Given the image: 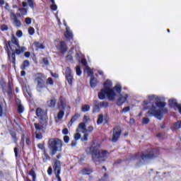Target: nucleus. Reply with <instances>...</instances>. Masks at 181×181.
Returning <instances> with one entry per match:
<instances>
[{"mask_svg":"<svg viewBox=\"0 0 181 181\" xmlns=\"http://www.w3.org/2000/svg\"><path fill=\"white\" fill-rule=\"evenodd\" d=\"M148 100H144V104L147 107H150L148 114L151 117H155L158 119H162L163 114L168 112V108L165 107L166 106V103L160 101V98L156 95H148Z\"/></svg>","mask_w":181,"mask_h":181,"instance_id":"1","label":"nucleus"},{"mask_svg":"<svg viewBox=\"0 0 181 181\" xmlns=\"http://www.w3.org/2000/svg\"><path fill=\"white\" fill-rule=\"evenodd\" d=\"M104 87L98 94L100 100H104L106 95L110 101H114L115 97H117V94L121 93V85L117 84L115 87L111 88L112 87V82L110 80H107L105 82Z\"/></svg>","mask_w":181,"mask_h":181,"instance_id":"2","label":"nucleus"},{"mask_svg":"<svg viewBox=\"0 0 181 181\" xmlns=\"http://www.w3.org/2000/svg\"><path fill=\"white\" fill-rule=\"evenodd\" d=\"M100 145L99 143H93L89 148L92 153V159L93 162H104L110 153L104 150H98Z\"/></svg>","mask_w":181,"mask_h":181,"instance_id":"3","label":"nucleus"},{"mask_svg":"<svg viewBox=\"0 0 181 181\" xmlns=\"http://www.w3.org/2000/svg\"><path fill=\"white\" fill-rule=\"evenodd\" d=\"M51 156H54L57 152H62L63 144L59 139H50L48 141Z\"/></svg>","mask_w":181,"mask_h":181,"instance_id":"4","label":"nucleus"},{"mask_svg":"<svg viewBox=\"0 0 181 181\" xmlns=\"http://www.w3.org/2000/svg\"><path fill=\"white\" fill-rule=\"evenodd\" d=\"M36 84V90L38 93H41L43 88H46V83H45V75L42 73H37L35 75V80Z\"/></svg>","mask_w":181,"mask_h":181,"instance_id":"5","label":"nucleus"},{"mask_svg":"<svg viewBox=\"0 0 181 181\" xmlns=\"http://www.w3.org/2000/svg\"><path fill=\"white\" fill-rule=\"evenodd\" d=\"M58 109L59 110V112L57 115V119L58 121H60V119L64 117V110H66L69 111V110H70V106L66 104V102H64V100L62 98H60L59 102L58 103Z\"/></svg>","mask_w":181,"mask_h":181,"instance_id":"6","label":"nucleus"},{"mask_svg":"<svg viewBox=\"0 0 181 181\" xmlns=\"http://www.w3.org/2000/svg\"><path fill=\"white\" fill-rule=\"evenodd\" d=\"M140 156L141 160L145 161L149 159H153V158H156V156H158V153H156V150H152L148 153L141 154Z\"/></svg>","mask_w":181,"mask_h":181,"instance_id":"7","label":"nucleus"},{"mask_svg":"<svg viewBox=\"0 0 181 181\" xmlns=\"http://www.w3.org/2000/svg\"><path fill=\"white\" fill-rule=\"evenodd\" d=\"M65 77H66V80L68 82V84H69V86H71L73 84V72H71V69H70V67H66V71H65Z\"/></svg>","mask_w":181,"mask_h":181,"instance_id":"8","label":"nucleus"},{"mask_svg":"<svg viewBox=\"0 0 181 181\" xmlns=\"http://www.w3.org/2000/svg\"><path fill=\"white\" fill-rule=\"evenodd\" d=\"M120 135H121V127H115L113 129L112 142H117Z\"/></svg>","mask_w":181,"mask_h":181,"instance_id":"9","label":"nucleus"},{"mask_svg":"<svg viewBox=\"0 0 181 181\" xmlns=\"http://www.w3.org/2000/svg\"><path fill=\"white\" fill-rule=\"evenodd\" d=\"M57 42H59V40L55 41L57 49H58V50H60V52H62V53L67 52V47L66 46V43L64 42V41L59 42V45L57 44Z\"/></svg>","mask_w":181,"mask_h":181,"instance_id":"10","label":"nucleus"},{"mask_svg":"<svg viewBox=\"0 0 181 181\" xmlns=\"http://www.w3.org/2000/svg\"><path fill=\"white\" fill-rule=\"evenodd\" d=\"M169 105L172 108H175V110H176V108H177L179 112L181 114V104H180V105L177 104V102L176 101L175 99L169 100Z\"/></svg>","mask_w":181,"mask_h":181,"instance_id":"11","label":"nucleus"},{"mask_svg":"<svg viewBox=\"0 0 181 181\" xmlns=\"http://www.w3.org/2000/svg\"><path fill=\"white\" fill-rule=\"evenodd\" d=\"M10 18L13 23V25L15 26H17L18 28L21 27V25H22L21 23V21H19L18 19V17L16 16V14H15L14 13H11V16Z\"/></svg>","mask_w":181,"mask_h":181,"instance_id":"12","label":"nucleus"},{"mask_svg":"<svg viewBox=\"0 0 181 181\" xmlns=\"http://www.w3.org/2000/svg\"><path fill=\"white\" fill-rule=\"evenodd\" d=\"M54 170L55 173H60V170L62 169V163L60 160L54 158Z\"/></svg>","mask_w":181,"mask_h":181,"instance_id":"13","label":"nucleus"},{"mask_svg":"<svg viewBox=\"0 0 181 181\" xmlns=\"http://www.w3.org/2000/svg\"><path fill=\"white\" fill-rule=\"evenodd\" d=\"M35 137L37 139H42L43 138V136H42V133H40V131L42 130V127H40V124L37 123H35Z\"/></svg>","mask_w":181,"mask_h":181,"instance_id":"14","label":"nucleus"},{"mask_svg":"<svg viewBox=\"0 0 181 181\" xmlns=\"http://www.w3.org/2000/svg\"><path fill=\"white\" fill-rule=\"evenodd\" d=\"M127 98H128V94L120 95L117 102V105H122V104H124V103L127 101Z\"/></svg>","mask_w":181,"mask_h":181,"instance_id":"15","label":"nucleus"},{"mask_svg":"<svg viewBox=\"0 0 181 181\" xmlns=\"http://www.w3.org/2000/svg\"><path fill=\"white\" fill-rule=\"evenodd\" d=\"M76 132H82V134H86V132H87V128L86 127V124H84V122H81L78 124Z\"/></svg>","mask_w":181,"mask_h":181,"instance_id":"16","label":"nucleus"},{"mask_svg":"<svg viewBox=\"0 0 181 181\" xmlns=\"http://www.w3.org/2000/svg\"><path fill=\"white\" fill-rule=\"evenodd\" d=\"M36 115L40 118V119H43V117L45 115V112L40 107L37 108L36 110Z\"/></svg>","mask_w":181,"mask_h":181,"instance_id":"17","label":"nucleus"},{"mask_svg":"<svg viewBox=\"0 0 181 181\" xmlns=\"http://www.w3.org/2000/svg\"><path fill=\"white\" fill-rule=\"evenodd\" d=\"M47 107H49L50 108H54L56 106V99L52 98L49 100L47 102Z\"/></svg>","mask_w":181,"mask_h":181,"instance_id":"18","label":"nucleus"},{"mask_svg":"<svg viewBox=\"0 0 181 181\" xmlns=\"http://www.w3.org/2000/svg\"><path fill=\"white\" fill-rule=\"evenodd\" d=\"M66 31L65 33V37H66V39H71L73 37V33L71 32V30H70V28H69L68 26H66Z\"/></svg>","mask_w":181,"mask_h":181,"instance_id":"19","label":"nucleus"},{"mask_svg":"<svg viewBox=\"0 0 181 181\" xmlns=\"http://www.w3.org/2000/svg\"><path fill=\"white\" fill-rule=\"evenodd\" d=\"M82 175H91L93 173V170L91 168H83L81 170Z\"/></svg>","mask_w":181,"mask_h":181,"instance_id":"20","label":"nucleus"},{"mask_svg":"<svg viewBox=\"0 0 181 181\" xmlns=\"http://www.w3.org/2000/svg\"><path fill=\"white\" fill-rule=\"evenodd\" d=\"M90 84L92 88H94L95 86H97V80H95V78H94V76H91Z\"/></svg>","mask_w":181,"mask_h":181,"instance_id":"21","label":"nucleus"},{"mask_svg":"<svg viewBox=\"0 0 181 181\" xmlns=\"http://www.w3.org/2000/svg\"><path fill=\"white\" fill-rule=\"evenodd\" d=\"M33 46L36 47L37 50L39 49H45V46H43V45L40 42H35L33 43Z\"/></svg>","mask_w":181,"mask_h":181,"instance_id":"22","label":"nucleus"},{"mask_svg":"<svg viewBox=\"0 0 181 181\" xmlns=\"http://www.w3.org/2000/svg\"><path fill=\"white\" fill-rule=\"evenodd\" d=\"M103 119H104V115H103V114L99 115L98 121H97L98 125H101V124H103Z\"/></svg>","mask_w":181,"mask_h":181,"instance_id":"23","label":"nucleus"},{"mask_svg":"<svg viewBox=\"0 0 181 181\" xmlns=\"http://www.w3.org/2000/svg\"><path fill=\"white\" fill-rule=\"evenodd\" d=\"M81 110H82L83 112H87V111H90V105H82Z\"/></svg>","mask_w":181,"mask_h":181,"instance_id":"24","label":"nucleus"},{"mask_svg":"<svg viewBox=\"0 0 181 181\" xmlns=\"http://www.w3.org/2000/svg\"><path fill=\"white\" fill-rule=\"evenodd\" d=\"M11 43H13V45H16L17 47H19V42L18 41V39H16V37H13L11 38Z\"/></svg>","mask_w":181,"mask_h":181,"instance_id":"25","label":"nucleus"},{"mask_svg":"<svg viewBox=\"0 0 181 181\" xmlns=\"http://www.w3.org/2000/svg\"><path fill=\"white\" fill-rule=\"evenodd\" d=\"M85 71H87L88 76H91L92 74H93V70H92L91 68L89 67L88 66H86Z\"/></svg>","mask_w":181,"mask_h":181,"instance_id":"26","label":"nucleus"},{"mask_svg":"<svg viewBox=\"0 0 181 181\" xmlns=\"http://www.w3.org/2000/svg\"><path fill=\"white\" fill-rule=\"evenodd\" d=\"M25 142L27 144V145H30V140L26 137H25V135H23L22 139H21V142L23 144V142H25Z\"/></svg>","mask_w":181,"mask_h":181,"instance_id":"27","label":"nucleus"},{"mask_svg":"<svg viewBox=\"0 0 181 181\" xmlns=\"http://www.w3.org/2000/svg\"><path fill=\"white\" fill-rule=\"evenodd\" d=\"M173 128L174 129H179L180 128H181V120L175 122L173 125Z\"/></svg>","mask_w":181,"mask_h":181,"instance_id":"28","label":"nucleus"},{"mask_svg":"<svg viewBox=\"0 0 181 181\" xmlns=\"http://www.w3.org/2000/svg\"><path fill=\"white\" fill-rule=\"evenodd\" d=\"M29 64H30L29 61L28 60L24 61L23 64L21 66V69L25 70L26 67H28Z\"/></svg>","mask_w":181,"mask_h":181,"instance_id":"29","label":"nucleus"},{"mask_svg":"<svg viewBox=\"0 0 181 181\" xmlns=\"http://www.w3.org/2000/svg\"><path fill=\"white\" fill-rule=\"evenodd\" d=\"M29 175L33 177V181H35L36 179V173H35V170H30Z\"/></svg>","mask_w":181,"mask_h":181,"instance_id":"30","label":"nucleus"},{"mask_svg":"<svg viewBox=\"0 0 181 181\" xmlns=\"http://www.w3.org/2000/svg\"><path fill=\"white\" fill-rule=\"evenodd\" d=\"M18 11L22 16L28 14V10H26V8H19Z\"/></svg>","mask_w":181,"mask_h":181,"instance_id":"31","label":"nucleus"},{"mask_svg":"<svg viewBox=\"0 0 181 181\" xmlns=\"http://www.w3.org/2000/svg\"><path fill=\"white\" fill-rule=\"evenodd\" d=\"M131 110V107L129 106L124 107L120 112H123L124 114H126V112H129V110Z\"/></svg>","mask_w":181,"mask_h":181,"instance_id":"32","label":"nucleus"},{"mask_svg":"<svg viewBox=\"0 0 181 181\" xmlns=\"http://www.w3.org/2000/svg\"><path fill=\"white\" fill-rule=\"evenodd\" d=\"M78 118H80V115L76 114L71 119V124H73V122H74V121H76V119H78Z\"/></svg>","mask_w":181,"mask_h":181,"instance_id":"33","label":"nucleus"},{"mask_svg":"<svg viewBox=\"0 0 181 181\" xmlns=\"http://www.w3.org/2000/svg\"><path fill=\"white\" fill-rule=\"evenodd\" d=\"M28 3L31 9H35V3H33V0H28Z\"/></svg>","mask_w":181,"mask_h":181,"instance_id":"34","label":"nucleus"},{"mask_svg":"<svg viewBox=\"0 0 181 181\" xmlns=\"http://www.w3.org/2000/svg\"><path fill=\"white\" fill-rule=\"evenodd\" d=\"M46 84H49V86H53V84H54V82L53 81V79L52 78H48L46 81Z\"/></svg>","mask_w":181,"mask_h":181,"instance_id":"35","label":"nucleus"},{"mask_svg":"<svg viewBox=\"0 0 181 181\" xmlns=\"http://www.w3.org/2000/svg\"><path fill=\"white\" fill-rule=\"evenodd\" d=\"M38 148L42 151H43L44 155H46V150L45 149V145L43 144H39Z\"/></svg>","mask_w":181,"mask_h":181,"instance_id":"36","label":"nucleus"},{"mask_svg":"<svg viewBox=\"0 0 181 181\" xmlns=\"http://www.w3.org/2000/svg\"><path fill=\"white\" fill-rule=\"evenodd\" d=\"M28 33L29 35H31V36H33V35H35V28H33V27H30L28 28Z\"/></svg>","mask_w":181,"mask_h":181,"instance_id":"37","label":"nucleus"},{"mask_svg":"<svg viewBox=\"0 0 181 181\" xmlns=\"http://www.w3.org/2000/svg\"><path fill=\"white\" fill-rule=\"evenodd\" d=\"M76 71L77 76H81V69H80L79 66H77L76 67Z\"/></svg>","mask_w":181,"mask_h":181,"instance_id":"38","label":"nucleus"},{"mask_svg":"<svg viewBox=\"0 0 181 181\" xmlns=\"http://www.w3.org/2000/svg\"><path fill=\"white\" fill-rule=\"evenodd\" d=\"M11 135L13 138V142H15V144H16V142H18V138H16V134L13 132V133L11 134Z\"/></svg>","mask_w":181,"mask_h":181,"instance_id":"39","label":"nucleus"},{"mask_svg":"<svg viewBox=\"0 0 181 181\" xmlns=\"http://www.w3.org/2000/svg\"><path fill=\"white\" fill-rule=\"evenodd\" d=\"M80 138H81V134H80V132H76V134L74 136L75 141H78Z\"/></svg>","mask_w":181,"mask_h":181,"instance_id":"40","label":"nucleus"},{"mask_svg":"<svg viewBox=\"0 0 181 181\" xmlns=\"http://www.w3.org/2000/svg\"><path fill=\"white\" fill-rule=\"evenodd\" d=\"M23 106L22 105H18V111L19 112V114H22V112H23Z\"/></svg>","mask_w":181,"mask_h":181,"instance_id":"41","label":"nucleus"},{"mask_svg":"<svg viewBox=\"0 0 181 181\" xmlns=\"http://www.w3.org/2000/svg\"><path fill=\"white\" fill-rule=\"evenodd\" d=\"M25 22L26 25H30V23H32V18L27 17L25 19Z\"/></svg>","mask_w":181,"mask_h":181,"instance_id":"42","label":"nucleus"},{"mask_svg":"<svg viewBox=\"0 0 181 181\" xmlns=\"http://www.w3.org/2000/svg\"><path fill=\"white\" fill-rule=\"evenodd\" d=\"M100 107H108V103L107 102H100Z\"/></svg>","mask_w":181,"mask_h":181,"instance_id":"43","label":"nucleus"},{"mask_svg":"<svg viewBox=\"0 0 181 181\" xmlns=\"http://www.w3.org/2000/svg\"><path fill=\"white\" fill-rule=\"evenodd\" d=\"M149 122V119L148 117H144L142 119V124H146Z\"/></svg>","mask_w":181,"mask_h":181,"instance_id":"44","label":"nucleus"},{"mask_svg":"<svg viewBox=\"0 0 181 181\" xmlns=\"http://www.w3.org/2000/svg\"><path fill=\"white\" fill-rule=\"evenodd\" d=\"M71 146H72V148L77 146V140L72 141L71 143Z\"/></svg>","mask_w":181,"mask_h":181,"instance_id":"45","label":"nucleus"},{"mask_svg":"<svg viewBox=\"0 0 181 181\" xmlns=\"http://www.w3.org/2000/svg\"><path fill=\"white\" fill-rule=\"evenodd\" d=\"M51 9H52V11H57V6L56 5L55 3H54V4H52L51 5Z\"/></svg>","mask_w":181,"mask_h":181,"instance_id":"46","label":"nucleus"},{"mask_svg":"<svg viewBox=\"0 0 181 181\" xmlns=\"http://www.w3.org/2000/svg\"><path fill=\"white\" fill-rule=\"evenodd\" d=\"M70 141V138L69 137V136H64V141L66 144H69V141Z\"/></svg>","mask_w":181,"mask_h":181,"instance_id":"47","label":"nucleus"},{"mask_svg":"<svg viewBox=\"0 0 181 181\" xmlns=\"http://www.w3.org/2000/svg\"><path fill=\"white\" fill-rule=\"evenodd\" d=\"M138 158V155L136 154H133L130 157V160H135V159H136Z\"/></svg>","mask_w":181,"mask_h":181,"instance_id":"48","label":"nucleus"},{"mask_svg":"<svg viewBox=\"0 0 181 181\" xmlns=\"http://www.w3.org/2000/svg\"><path fill=\"white\" fill-rule=\"evenodd\" d=\"M94 129V127H93L92 126H90L88 127V129H86V132H93Z\"/></svg>","mask_w":181,"mask_h":181,"instance_id":"49","label":"nucleus"},{"mask_svg":"<svg viewBox=\"0 0 181 181\" xmlns=\"http://www.w3.org/2000/svg\"><path fill=\"white\" fill-rule=\"evenodd\" d=\"M62 134L64 135H68L69 134V129L67 128H65L62 130Z\"/></svg>","mask_w":181,"mask_h":181,"instance_id":"50","label":"nucleus"},{"mask_svg":"<svg viewBox=\"0 0 181 181\" xmlns=\"http://www.w3.org/2000/svg\"><path fill=\"white\" fill-rule=\"evenodd\" d=\"M88 134L87 132L84 133L83 141H88Z\"/></svg>","mask_w":181,"mask_h":181,"instance_id":"51","label":"nucleus"},{"mask_svg":"<svg viewBox=\"0 0 181 181\" xmlns=\"http://www.w3.org/2000/svg\"><path fill=\"white\" fill-rule=\"evenodd\" d=\"M56 177L58 181H62V178H60V173H55Z\"/></svg>","mask_w":181,"mask_h":181,"instance_id":"52","label":"nucleus"},{"mask_svg":"<svg viewBox=\"0 0 181 181\" xmlns=\"http://www.w3.org/2000/svg\"><path fill=\"white\" fill-rule=\"evenodd\" d=\"M22 35H23V33H22V32H21V30H18V31L16 32V36H17L18 37H22Z\"/></svg>","mask_w":181,"mask_h":181,"instance_id":"53","label":"nucleus"},{"mask_svg":"<svg viewBox=\"0 0 181 181\" xmlns=\"http://www.w3.org/2000/svg\"><path fill=\"white\" fill-rule=\"evenodd\" d=\"M44 64H46V66H47V64H49V60H47V58H44L42 60Z\"/></svg>","mask_w":181,"mask_h":181,"instance_id":"54","label":"nucleus"},{"mask_svg":"<svg viewBox=\"0 0 181 181\" xmlns=\"http://www.w3.org/2000/svg\"><path fill=\"white\" fill-rule=\"evenodd\" d=\"M4 115V110L2 109V105H0V117Z\"/></svg>","mask_w":181,"mask_h":181,"instance_id":"55","label":"nucleus"},{"mask_svg":"<svg viewBox=\"0 0 181 181\" xmlns=\"http://www.w3.org/2000/svg\"><path fill=\"white\" fill-rule=\"evenodd\" d=\"M1 30H8V26L6 25H1Z\"/></svg>","mask_w":181,"mask_h":181,"instance_id":"56","label":"nucleus"},{"mask_svg":"<svg viewBox=\"0 0 181 181\" xmlns=\"http://www.w3.org/2000/svg\"><path fill=\"white\" fill-rule=\"evenodd\" d=\"M83 121L85 122H88V121H90V117H88V116H84Z\"/></svg>","mask_w":181,"mask_h":181,"instance_id":"57","label":"nucleus"},{"mask_svg":"<svg viewBox=\"0 0 181 181\" xmlns=\"http://www.w3.org/2000/svg\"><path fill=\"white\" fill-rule=\"evenodd\" d=\"M47 173L48 175H51L52 173V167H49L48 170H47Z\"/></svg>","mask_w":181,"mask_h":181,"instance_id":"58","label":"nucleus"},{"mask_svg":"<svg viewBox=\"0 0 181 181\" xmlns=\"http://www.w3.org/2000/svg\"><path fill=\"white\" fill-rule=\"evenodd\" d=\"M129 124L134 125L135 124V119H134V118H130Z\"/></svg>","mask_w":181,"mask_h":181,"instance_id":"59","label":"nucleus"},{"mask_svg":"<svg viewBox=\"0 0 181 181\" xmlns=\"http://www.w3.org/2000/svg\"><path fill=\"white\" fill-rule=\"evenodd\" d=\"M11 57L13 59V64H15V62H16L15 52L12 53Z\"/></svg>","mask_w":181,"mask_h":181,"instance_id":"60","label":"nucleus"},{"mask_svg":"<svg viewBox=\"0 0 181 181\" xmlns=\"http://www.w3.org/2000/svg\"><path fill=\"white\" fill-rule=\"evenodd\" d=\"M14 153H15L16 158H18V148L17 147H16L14 148Z\"/></svg>","mask_w":181,"mask_h":181,"instance_id":"61","label":"nucleus"},{"mask_svg":"<svg viewBox=\"0 0 181 181\" xmlns=\"http://www.w3.org/2000/svg\"><path fill=\"white\" fill-rule=\"evenodd\" d=\"M67 60H70L71 62L73 60V57L71 55L66 56Z\"/></svg>","mask_w":181,"mask_h":181,"instance_id":"62","label":"nucleus"},{"mask_svg":"<svg viewBox=\"0 0 181 181\" xmlns=\"http://www.w3.org/2000/svg\"><path fill=\"white\" fill-rule=\"evenodd\" d=\"M100 110V107H98V105H95L93 111L94 112H97V111H98Z\"/></svg>","mask_w":181,"mask_h":181,"instance_id":"63","label":"nucleus"},{"mask_svg":"<svg viewBox=\"0 0 181 181\" xmlns=\"http://www.w3.org/2000/svg\"><path fill=\"white\" fill-rule=\"evenodd\" d=\"M81 63L83 64V66H86V64H87V61L86 59H82Z\"/></svg>","mask_w":181,"mask_h":181,"instance_id":"64","label":"nucleus"}]
</instances>
